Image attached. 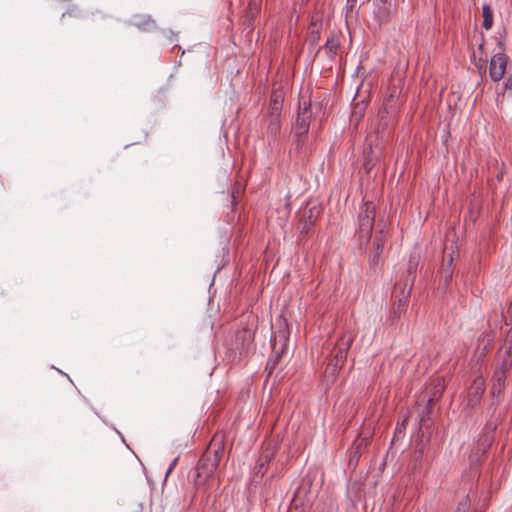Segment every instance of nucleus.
<instances>
[{
  "label": "nucleus",
  "mask_w": 512,
  "mask_h": 512,
  "mask_svg": "<svg viewBox=\"0 0 512 512\" xmlns=\"http://www.w3.org/2000/svg\"><path fill=\"white\" fill-rule=\"evenodd\" d=\"M338 47H339V41L336 37L334 36H331L329 37L326 42H325V45H324V49L327 50V52L330 54V55H335L337 53V50H338Z\"/></svg>",
  "instance_id": "obj_16"
},
{
  "label": "nucleus",
  "mask_w": 512,
  "mask_h": 512,
  "mask_svg": "<svg viewBox=\"0 0 512 512\" xmlns=\"http://www.w3.org/2000/svg\"><path fill=\"white\" fill-rule=\"evenodd\" d=\"M500 353H503L504 357L501 365L495 369L492 375L491 394L493 396H499L503 391L506 373L508 372L511 365L512 344H510L509 346H503L500 350Z\"/></svg>",
  "instance_id": "obj_2"
},
{
  "label": "nucleus",
  "mask_w": 512,
  "mask_h": 512,
  "mask_svg": "<svg viewBox=\"0 0 512 512\" xmlns=\"http://www.w3.org/2000/svg\"><path fill=\"white\" fill-rule=\"evenodd\" d=\"M447 247H445V254L443 257L442 265L440 268V281L441 283L446 287L448 286L449 282L452 279L453 275V260H454V253L453 247L451 246V252L446 253Z\"/></svg>",
  "instance_id": "obj_7"
},
{
  "label": "nucleus",
  "mask_w": 512,
  "mask_h": 512,
  "mask_svg": "<svg viewBox=\"0 0 512 512\" xmlns=\"http://www.w3.org/2000/svg\"><path fill=\"white\" fill-rule=\"evenodd\" d=\"M287 340H288V332L286 329H281L274 335V343L275 344L279 341L284 346L286 344Z\"/></svg>",
  "instance_id": "obj_18"
},
{
  "label": "nucleus",
  "mask_w": 512,
  "mask_h": 512,
  "mask_svg": "<svg viewBox=\"0 0 512 512\" xmlns=\"http://www.w3.org/2000/svg\"><path fill=\"white\" fill-rule=\"evenodd\" d=\"M471 506V502L468 496L463 497L454 512H469Z\"/></svg>",
  "instance_id": "obj_17"
},
{
  "label": "nucleus",
  "mask_w": 512,
  "mask_h": 512,
  "mask_svg": "<svg viewBox=\"0 0 512 512\" xmlns=\"http://www.w3.org/2000/svg\"><path fill=\"white\" fill-rule=\"evenodd\" d=\"M354 341V336L352 334H344L340 341L337 343L334 349V358H335V366L338 364H343L346 360L347 353Z\"/></svg>",
  "instance_id": "obj_8"
},
{
  "label": "nucleus",
  "mask_w": 512,
  "mask_h": 512,
  "mask_svg": "<svg viewBox=\"0 0 512 512\" xmlns=\"http://www.w3.org/2000/svg\"><path fill=\"white\" fill-rule=\"evenodd\" d=\"M403 294H405V292L403 291ZM409 294V290L407 291L406 295H403L401 298L398 299V307L401 308V307H404L405 304H406V298H407V295Z\"/></svg>",
  "instance_id": "obj_20"
},
{
  "label": "nucleus",
  "mask_w": 512,
  "mask_h": 512,
  "mask_svg": "<svg viewBox=\"0 0 512 512\" xmlns=\"http://www.w3.org/2000/svg\"><path fill=\"white\" fill-rule=\"evenodd\" d=\"M384 245L385 238L383 237V231H380L379 235L375 237L370 256V264L372 266H377L381 262V255L383 253Z\"/></svg>",
  "instance_id": "obj_9"
},
{
  "label": "nucleus",
  "mask_w": 512,
  "mask_h": 512,
  "mask_svg": "<svg viewBox=\"0 0 512 512\" xmlns=\"http://www.w3.org/2000/svg\"><path fill=\"white\" fill-rule=\"evenodd\" d=\"M280 115L281 114L275 115L269 112L268 117L265 119L266 129L270 135L275 136L280 131Z\"/></svg>",
  "instance_id": "obj_12"
},
{
  "label": "nucleus",
  "mask_w": 512,
  "mask_h": 512,
  "mask_svg": "<svg viewBox=\"0 0 512 512\" xmlns=\"http://www.w3.org/2000/svg\"><path fill=\"white\" fill-rule=\"evenodd\" d=\"M320 214V208L317 205L307 207L301 216V222L303 223L302 231L307 232L309 228L315 223L316 219Z\"/></svg>",
  "instance_id": "obj_10"
},
{
  "label": "nucleus",
  "mask_w": 512,
  "mask_h": 512,
  "mask_svg": "<svg viewBox=\"0 0 512 512\" xmlns=\"http://www.w3.org/2000/svg\"><path fill=\"white\" fill-rule=\"evenodd\" d=\"M504 90L512 92V73L508 76L505 81Z\"/></svg>",
  "instance_id": "obj_19"
},
{
  "label": "nucleus",
  "mask_w": 512,
  "mask_h": 512,
  "mask_svg": "<svg viewBox=\"0 0 512 512\" xmlns=\"http://www.w3.org/2000/svg\"><path fill=\"white\" fill-rule=\"evenodd\" d=\"M476 66H478L480 69H482L484 66V62H482V60L480 59L479 63H476Z\"/></svg>",
  "instance_id": "obj_23"
},
{
  "label": "nucleus",
  "mask_w": 512,
  "mask_h": 512,
  "mask_svg": "<svg viewBox=\"0 0 512 512\" xmlns=\"http://www.w3.org/2000/svg\"><path fill=\"white\" fill-rule=\"evenodd\" d=\"M381 2L386 6L387 3H390V0H381Z\"/></svg>",
  "instance_id": "obj_24"
},
{
  "label": "nucleus",
  "mask_w": 512,
  "mask_h": 512,
  "mask_svg": "<svg viewBox=\"0 0 512 512\" xmlns=\"http://www.w3.org/2000/svg\"><path fill=\"white\" fill-rule=\"evenodd\" d=\"M270 458H271V455L269 454H264L263 456H261L258 460V462L256 463L255 467H254V473L256 476H260V477H263L265 472H266V465L268 464V462L270 461Z\"/></svg>",
  "instance_id": "obj_14"
},
{
  "label": "nucleus",
  "mask_w": 512,
  "mask_h": 512,
  "mask_svg": "<svg viewBox=\"0 0 512 512\" xmlns=\"http://www.w3.org/2000/svg\"><path fill=\"white\" fill-rule=\"evenodd\" d=\"M482 17L483 23L482 26L486 30H489L493 26V11L488 4L483 5L482 7Z\"/></svg>",
  "instance_id": "obj_13"
},
{
  "label": "nucleus",
  "mask_w": 512,
  "mask_h": 512,
  "mask_svg": "<svg viewBox=\"0 0 512 512\" xmlns=\"http://www.w3.org/2000/svg\"><path fill=\"white\" fill-rule=\"evenodd\" d=\"M177 460H178V459H177V458H175V459L172 461V463L170 464V466H169V468H168V470H167V474L171 473V471L174 469V467H175V465H176V463H177Z\"/></svg>",
  "instance_id": "obj_22"
},
{
  "label": "nucleus",
  "mask_w": 512,
  "mask_h": 512,
  "mask_svg": "<svg viewBox=\"0 0 512 512\" xmlns=\"http://www.w3.org/2000/svg\"><path fill=\"white\" fill-rule=\"evenodd\" d=\"M220 462V450H214L206 452L201 459L199 460V464L196 468L197 470V478L200 479L202 476L205 478L210 477L213 472L216 470Z\"/></svg>",
  "instance_id": "obj_3"
},
{
  "label": "nucleus",
  "mask_w": 512,
  "mask_h": 512,
  "mask_svg": "<svg viewBox=\"0 0 512 512\" xmlns=\"http://www.w3.org/2000/svg\"><path fill=\"white\" fill-rule=\"evenodd\" d=\"M283 100V91L280 89H274L270 97L269 112L275 115L281 114Z\"/></svg>",
  "instance_id": "obj_11"
},
{
  "label": "nucleus",
  "mask_w": 512,
  "mask_h": 512,
  "mask_svg": "<svg viewBox=\"0 0 512 512\" xmlns=\"http://www.w3.org/2000/svg\"><path fill=\"white\" fill-rule=\"evenodd\" d=\"M508 64V56L497 53L492 56L489 64V76L493 82H499L505 75Z\"/></svg>",
  "instance_id": "obj_5"
},
{
  "label": "nucleus",
  "mask_w": 512,
  "mask_h": 512,
  "mask_svg": "<svg viewBox=\"0 0 512 512\" xmlns=\"http://www.w3.org/2000/svg\"><path fill=\"white\" fill-rule=\"evenodd\" d=\"M375 220V206L373 203L366 202L361 207L359 213V232L365 237H369Z\"/></svg>",
  "instance_id": "obj_4"
},
{
  "label": "nucleus",
  "mask_w": 512,
  "mask_h": 512,
  "mask_svg": "<svg viewBox=\"0 0 512 512\" xmlns=\"http://www.w3.org/2000/svg\"><path fill=\"white\" fill-rule=\"evenodd\" d=\"M312 119L311 103L309 99L301 97L294 125V134L298 144H303Z\"/></svg>",
  "instance_id": "obj_1"
},
{
  "label": "nucleus",
  "mask_w": 512,
  "mask_h": 512,
  "mask_svg": "<svg viewBox=\"0 0 512 512\" xmlns=\"http://www.w3.org/2000/svg\"><path fill=\"white\" fill-rule=\"evenodd\" d=\"M443 391V386L439 383V389L434 393L433 398L429 400V402H432L434 398L440 396V394Z\"/></svg>",
  "instance_id": "obj_21"
},
{
  "label": "nucleus",
  "mask_w": 512,
  "mask_h": 512,
  "mask_svg": "<svg viewBox=\"0 0 512 512\" xmlns=\"http://www.w3.org/2000/svg\"><path fill=\"white\" fill-rule=\"evenodd\" d=\"M390 13H391V3H387L386 6L382 3V5L379 6L377 8V10L375 11V14H376L379 22L387 21Z\"/></svg>",
  "instance_id": "obj_15"
},
{
  "label": "nucleus",
  "mask_w": 512,
  "mask_h": 512,
  "mask_svg": "<svg viewBox=\"0 0 512 512\" xmlns=\"http://www.w3.org/2000/svg\"><path fill=\"white\" fill-rule=\"evenodd\" d=\"M484 391L485 380L483 377L478 376L474 379L468 390L466 406L471 409L475 408L480 403Z\"/></svg>",
  "instance_id": "obj_6"
}]
</instances>
